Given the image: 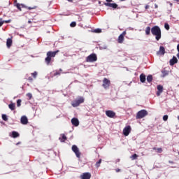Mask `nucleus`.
Segmentation results:
<instances>
[{
	"label": "nucleus",
	"instance_id": "obj_1",
	"mask_svg": "<svg viewBox=\"0 0 179 179\" xmlns=\"http://www.w3.org/2000/svg\"><path fill=\"white\" fill-rule=\"evenodd\" d=\"M152 36H155V39L159 41L162 38V30L158 26H155L151 29Z\"/></svg>",
	"mask_w": 179,
	"mask_h": 179
},
{
	"label": "nucleus",
	"instance_id": "obj_2",
	"mask_svg": "<svg viewBox=\"0 0 179 179\" xmlns=\"http://www.w3.org/2000/svg\"><path fill=\"white\" fill-rule=\"evenodd\" d=\"M58 52L59 50L55 52L49 51L47 52V57L45 59V62H46L47 65H50V62H51V58H54V57H55Z\"/></svg>",
	"mask_w": 179,
	"mask_h": 179
},
{
	"label": "nucleus",
	"instance_id": "obj_3",
	"mask_svg": "<svg viewBox=\"0 0 179 179\" xmlns=\"http://www.w3.org/2000/svg\"><path fill=\"white\" fill-rule=\"evenodd\" d=\"M148 115V111L146 110H141L137 113L136 119L141 120V118H145Z\"/></svg>",
	"mask_w": 179,
	"mask_h": 179
},
{
	"label": "nucleus",
	"instance_id": "obj_4",
	"mask_svg": "<svg viewBox=\"0 0 179 179\" xmlns=\"http://www.w3.org/2000/svg\"><path fill=\"white\" fill-rule=\"evenodd\" d=\"M97 61V55L92 53L86 58L87 62H96Z\"/></svg>",
	"mask_w": 179,
	"mask_h": 179
},
{
	"label": "nucleus",
	"instance_id": "obj_5",
	"mask_svg": "<svg viewBox=\"0 0 179 179\" xmlns=\"http://www.w3.org/2000/svg\"><path fill=\"white\" fill-rule=\"evenodd\" d=\"M85 101V99H83V97H80L78 99L73 101L71 103V106H73V107H79V106H80V104H82V103H83Z\"/></svg>",
	"mask_w": 179,
	"mask_h": 179
},
{
	"label": "nucleus",
	"instance_id": "obj_6",
	"mask_svg": "<svg viewBox=\"0 0 179 179\" xmlns=\"http://www.w3.org/2000/svg\"><path fill=\"white\" fill-rule=\"evenodd\" d=\"M71 150L73 152V153H75L76 157H78V159H80L81 153L78 146H76V145H73L71 148Z\"/></svg>",
	"mask_w": 179,
	"mask_h": 179
},
{
	"label": "nucleus",
	"instance_id": "obj_7",
	"mask_svg": "<svg viewBox=\"0 0 179 179\" xmlns=\"http://www.w3.org/2000/svg\"><path fill=\"white\" fill-rule=\"evenodd\" d=\"M110 85H111L110 80L107 79L106 78H103L102 85L104 89H108L110 87Z\"/></svg>",
	"mask_w": 179,
	"mask_h": 179
},
{
	"label": "nucleus",
	"instance_id": "obj_8",
	"mask_svg": "<svg viewBox=\"0 0 179 179\" xmlns=\"http://www.w3.org/2000/svg\"><path fill=\"white\" fill-rule=\"evenodd\" d=\"M131 126H129V125L126 126V127L123 129V135H124V136H128V135H129V134H131Z\"/></svg>",
	"mask_w": 179,
	"mask_h": 179
},
{
	"label": "nucleus",
	"instance_id": "obj_9",
	"mask_svg": "<svg viewBox=\"0 0 179 179\" xmlns=\"http://www.w3.org/2000/svg\"><path fill=\"white\" fill-rule=\"evenodd\" d=\"M127 34V31H124L118 37L117 41L120 44H122L124 43V37H125Z\"/></svg>",
	"mask_w": 179,
	"mask_h": 179
},
{
	"label": "nucleus",
	"instance_id": "obj_10",
	"mask_svg": "<svg viewBox=\"0 0 179 179\" xmlns=\"http://www.w3.org/2000/svg\"><path fill=\"white\" fill-rule=\"evenodd\" d=\"M91 177L92 174H90L89 172L84 173L80 176L81 179H90Z\"/></svg>",
	"mask_w": 179,
	"mask_h": 179
},
{
	"label": "nucleus",
	"instance_id": "obj_11",
	"mask_svg": "<svg viewBox=\"0 0 179 179\" xmlns=\"http://www.w3.org/2000/svg\"><path fill=\"white\" fill-rule=\"evenodd\" d=\"M106 114L109 118H114L115 117V113L113 110H106Z\"/></svg>",
	"mask_w": 179,
	"mask_h": 179
},
{
	"label": "nucleus",
	"instance_id": "obj_12",
	"mask_svg": "<svg viewBox=\"0 0 179 179\" xmlns=\"http://www.w3.org/2000/svg\"><path fill=\"white\" fill-rule=\"evenodd\" d=\"M166 54V49L163 46L159 47V50L157 52V55H164Z\"/></svg>",
	"mask_w": 179,
	"mask_h": 179
},
{
	"label": "nucleus",
	"instance_id": "obj_13",
	"mask_svg": "<svg viewBox=\"0 0 179 179\" xmlns=\"http://www.w3.org/2000/svg\"><path fill=\"white\" fill-rule=\"evenodd\" d=\"M20 121H21V124H22V125H27V124L29 123V120L27 119V117H26V116L21 117Z\"/></svg>",
	"mask_w": 179,
	"mask_h": 179
},
{
	"label": "nucleus",
	"instance_id": "obj_14",
	"mask_svg": "<svg viewBox=\"0 0 179 179\" xmlns=\"http://www.w3.org/2000/svg\"><path fill=\"white\" fill-rule=\"evenodd\" d=\"M178 62V59H177V57H176V56H173V58L169 61V64L171 66H173V65L177 64Z\"/></svg>",
	"mask_w": 179,
	"mask_h": 179
},
{
	"label": "nucleus",
	"instance_id": "obj_15",
	"mask_svg": "<svg viewBox=\"0 0 179 179\" xmlns=\"http://www.w3.org/2000/svg\"><path fill=\"white\" fill-rule=\"evenodd\" d=\"M71 124L74 125V127H79V120H78V118L73 117L71 119Z\"/></svg>",
	"mask_w": 179,
	"mask_h": 179
},
{
	"label": "nucleus",
	"instance_id": "obj_16",
	"mask_svg": "<svg viewBox=\"0 0 179 179\" xmlns=\"http://www.w3.org/2000/svg\"><path fill=\"white\" fill-rule=\"evenodd\" d=\"M157 96H160L162 93H163V86L162 85H157Z\"/></svg>",
	"mask_w": 179,
	"mask_h": 179
},
{
	"label": "nucleus",
	"instance_id": "obj_17",
	"mask_svg": "<svg viewBox=\"0 0 179 179\" xmlns=\"http://www.w3.org/2000/svg\"><path fill=\"white\" fill-rule=\"evenodd\" d=\"M140 81L141 83H145V82H146V76H145V74L142 73L140 75Z\"/></svg>",
	"mask_w": 179,
	"mask_h": 179
},
{
	"label": "nucleus",
	"instance_id": "obj_18",
	"mask_svg": "<svg viewBox=\"0 0 179 179\" xmlns=\"http://www.w3.org/2000/svg\"><path fill=\"white\" fill-rule=\"evenodd\" d=\"M6 45H7L8 48H10V47L12 45V39H10V38L7 39Z\"/></svg>",
	"mask_w": 179,
	"mask_h": 179
},
{
	"label": "nucleus",
	"instance_id": "obj_19",
	"mask_svg": "<svg viewBox=\"0 0 179 179\" xmlns=\"http://www.w3.org/2000/svg\"><path fill=\"white\" fill-rule=\"evenodd\" d=\"M10 136H12V138H18L19 133H17V131H13Z\"/></svg>",
	"mask_w": 179,
	"mask_h": 179
},
{
	"label": "nucleus",
	"instance_id": "obj_20",
	"mask_svg": "<svg viewBox=\"0 0 179 179\" xmlns=\"http://www.w3.org/2000/svg\"><path fill=\"white\" fill-rule=\"evenodd\" d=\"M150 30H152L150 29V27H147L145 28V34H146V36H149V34H150Z\"/></svg>",
	"mask_w": 179,
	"mask_h": 179
},
{
	"label": "nucleus",
	"instance_id": "obj_21",
	"mask_svg": "<svg viewBox=\"0 0 179 179\" xmlns=\"http://www.w3.org/2000/svg\"><path fill=\"white\" fill-rule=\"evenodd\" d=\"M153 80V76H152V75H149L147 77V82H148V83H150V82H152Z\"/></svg>",
	"mask_w": 179,
	"mask_h": 179
},
{
	"label": "nucleus",
	"instance_id": "obj_22",
	"mask_svg": "<svg viewBox=\"0 0 179 179\" xmlns=\"http://www.w3.org/2000/svg\"><path fill=\"white\" fill-rule=\"evenodd\" d=\"M59 139L61 142H64L66 140V136H65L64 134H62V137H59Z\"/></svg>",
	"mask_w": 179,
	"mask_h": 179
},
{
	"label": "nucleus",
	"instance_id": "obj_23",
	"mask_svg": "<svg viewBox=\"0 0 179 179\" xmlns=\"http://www.w3.org/2000/svg\"><path fill=\"white\" fill-rule=\"evenodd\" d=\"M15 103H10V104L8 105V108L12 111H13V110H15Z\"/></svg>",
	"mask_w": 179,
	"mask_h": 179
},
{
	"label": "nucleus",
	"instance_id": "obj_24",
	"mask_svg": "<svg viewBox=\"0 0 179 179\" xmlns=\"http://www.w3.org/2000/svg\"><path fill=\"white\" fill-rule=\"evenodd\" d=\"M130 158L131 159V160H136L138 159V155L134 154V155H131L130 157Z\"/></svg>",
	"mask_w": 179,
	"mask_h": 179
},
{
	"label": "nucleus",
	"instance_id": "obj_25",
	"mask_svg": "<svg viewBox=\"0 0 179 179\" xmlns=\"http://www.w3.org/2000/svg\"><path fill=\"white\" fill-rule=\"evenodd\" d=\"M153 150H157L158 153H162V152H163V149H162L160 148H154Z\"/></svg>",
	"mask_w": 179,
	"mask_h": 179
},
{
	"label": "nucleus",
	"instance_id": "obj_26",
	"mask_svg": "<svg viewBox=\"0 0 179 179\" xmlns=\"http://www.w3.org/2000/svg\"><path fill=\"white\" fill-rule=\"evenodd\" d=\"M100 164H101V159H100L95 164L96 167H100Z\"/></svg>",
	"mask_w": 179,
	"mask_h": 179
},
{
	"label": "nucleus",
	"instance_id": "obj_27",
	"mask_svg": "<svg viewBox=\"0 0 179 179\" xmlns=\"http://www.w3.org/2000/svg\"><path fill=\"white\" fill-rule=\"evenodd\" d=\"M21 104H22V99H18L17 101V107H20Z\"/></svg>",
	"mask_w": 179,
	"mask_h": 179
},
{
	"label": "nucleus",
	"instance_id": "obj_28",
	"mask_svg": "<svg viewBox=\"0 0 179 179\" xmlns=\"http://www.w3.org/2000/svg\"><path fill=\"white\" fill-rule=\"evenodd\" d=\"M105 6H109V8H112L113 3H104Z\"/></svg>",
	"mask_w": 179,
	"mask_h": 179
},
{
	"label": "nucleus",
	"instance_id": "obj_29",
	"mask_svg": "<svg viewBox=\"0 0 179 179\" xmlns=\"http://www.w3.org/2000/svg\"><path fill=\"white\" fill-rule=\"evenodd\" d=\"M164 27H165L166 30H170V25H169L168 23H165Z\"/></svg>",
	"mask_w": 179,
	"mask_h": 179
},
{
	"label": "nucleus",
	"instance_id": "obj_30",
	"mask_svg": "<svg viewBox=\"0 0 179 179\" xmlns=\"http://www.w3.org/2000/svg\"><path fill=\"white\" fill-rule=\"evenodd\" d=\"M94 33H101V29H96L93 31Z\"/></svg>",
	"mask_w": 179,
	"mask_h": 179
},
{
	"label": "nucleus",
	"instance_id": "obj_31",
	"mask_svg": "<svg viewBox=\"0 0 179 179\" xmlns=\"http://www.w3.org/2000/svg\"><path fill=\"white\" fill-rule=\"evenodd\" d=\"M2 120L3 121H8V116L6 115H2Z\"/></svg>",
	"mask_w": 179,
	"mask_h": 179
},
{
	"label": "nucleus",
	"instance_id": "obj_32",
	"mask_svg": "<svg viewBox=\"0 0 179 179\" xmlns=\"http://www.w3.org/2000/svg\"><path fill=\"white\" fill-rule=\"evenodd\" d=\"M31 76L36 79L37 78V71H34V73H31Z\"/></svg>",
	"mask_w": 179,
	"mask_h": 179
},
{
	"label": "nucleus",
	"instance_id": "obj_33",
	"mask_svg": "<svg viewBox=\"0 0 179 179\" xmlns=\"http://www.w3.org/2000/svg\"><path fill=\"white\" fill-rule=\"evenodd\" d=\"M117 7H118V5H117V3H112V8H113V9H117Z\"/></svg>",
	"mask_w": 179,
	"mask_h": 179
},
{
	"label": "nucleus",
	"instance_id": "obj_34",
	"mask_svg": "<svg viewBox=\"0 0 179 179\" xmlns=\"http://www.w3.org/2000/svg\"><path fill=\"white\" fill-rule=\"evenodd\" d=\"M20 6H22L21 4H20V3L16 4V7L17 8V9H19V10L22 11V8Z\"/></svg>",
	"mask_w": 179,
	"mask_h": 179
},
{
	"label": "nucleus",
	"instance_id": "obj_35",
	"mask_svg": "<svg viewBox=\"0 0 179 179\" xmlns=\"http://www.w3.org/2000/svg\"><path fill=\"white\" fill-rule=\"evenodd\" d=\"M71 27H75L76 26V22H72L70 24Z\"/></svg>",
	"mask_w": 179,
	"mask_h": 179
},
{
	"label": "nucleus",
	"instance_id": "obj_36",
	"mask_svg": "<svg viewBox=\"0 0 179 179\" xmlns=\"http://www.w3.org/2000/svg\"><path fill=\"white\" fill-rule=\"evenodd\" d=\"M27 97H29V100L31 99V97H33V95L31 94V93H28L27 94Z\"/></svg>",
	"mask_w": 179,
	"mask_h": 179
},
{
	"label": "nucleus",
	"instance_id": "obj_37",
	"mask_svg": "<svg viewBox=\"0 0 179 179\" xmlns=\"http://www.w3.org/2000/svg\"><path fill=\"white\" fill-rule=\"evenodd\" d=\"M163 120L164 121H167V120H169V116L167 115H164Z\"/></svg>",
	"mask_w": 179,
	"mask_h": 179
},
{
	"label": "nucleus",
	"instance_id": "obj_38",
	"mask_svg": "<svg viewBox=\"0 0 179 179\" xmlns=\"http://www.w3.org/2000/svg\"><path fill=\"white\" fill-rule=\"evenodd\" d=\"M3 24V20H2L1 18H0V27Z\"/></svg>",
	"mask_w": 179,
	"mask_h": 179
},
{
	"label": "nucleus",
	"instance_id": "obj_39",
	"mask_svg": "<svg viewBox=\"0 0 179 179\" xmlns=\"http://www.w3.org/2000/svg\"><path fill=\"white\" fill-rule=\"evenodd\" d=\"M3 23H10L11 20H3Z\"/></svg>",
	"mask_w": 179,
	"mask_h": 179
},
{
	"label": "nucleus",
	"instance_id": "obj_40",
	"mask_svg": "<svg viewBox=\"0 0 179 179\" xmlns=\"http://www.w3.org/2000/svg\"><path fill=\"white\" fill-rule=\"evenodd\" d=\"M106 2H107L108 3H110V2H113V0H106Z\"/></svg>",
	"mask_w": 179,
	"mask_h": 179
},
{
	"label": "nucleus",
	"instance_id": "obj_41",
	"mask_svg": "<svg viewBox=\"0 0 179 179\" xmlns=\"http://www.w3.org/2000/svg\"><path fill=\"white\" fill-rule=\"evenodd\" d=\"M28 9H29V10H31V9H34V8H31V7H27Z\"/></svg>",
	"mask_w": 179,
	"mask_h": 179
},
{
	"label": "nucleus",
	"instance_id": "obj_42",
	"mask_svg": "<svg viewBox=\"0 0 179 179\" xmlns=\"http://www.w3.org/2000/svg\"><path fill=\"white\" fill-rule=\"evenodd\" d=\"M157 8H159V6H157V4H155V8L157 9Z\"/></svg>",
	"mask_w": 179,
	"mask_h": 179
},
{
	"label": "nucleus",
	"instance_id": "obj_43",
	"mask_svg": "<svg viewBox=\"0 0 179 179\" xmlns=\"http://www.w3.org/2000/svg\"><path fill=\"white\" fill-rule=\"evenodd\" d=\"M22 8H27V6H24V4H21Z\"/></svg>",
	"mask_w": 179,
	"mask_h": 179
},
{
	"label": "nucleus",
	"instance_id": "obj_44",
	"mask_svg": "<svg viewBox=\"0 0 179 179\" xmlns=\"http://www.w3.org/2000/svg\"><path fill=\"white\" fill-rule=\"evenodd\" d=\"M145 9H149V5L145 6Z\"/></svg>",
	"mask_w": 179,
	"mask_h": 179
},
{
	"label": "nucleus",
	"instance_id": "obj_45",
	"mask_svg": "<svg viewBox=\"0 0 179 179\" xmlns=\"http://www.w3.org/2000/svg\"><path fill=\"white\" fill-rule=\"evenodd\" d=\"M28 79L29 80H33V78L31 77H29Z\"/></svg>",
	"mask_w": 179,
	"mask_h": 179
},
{
	"label": "nucleus",
	"instance_id": "obj_46",
	"mask_svg": "<svg viewBox=\"0 0 179 179\" xmlns=\"http://www.w3.org/2000/svg\"><path fill=\"white\" fill-rule=\"evenodd\" d=\"M120 169H117V170H116V172H117V173H118V172H120Z\"/></svg>",
	"mask_w": 179,
	"mask_h": 179
},
{
	"label": "nucleus",
	"instance_id": "obj_47",
	"mask_svg": "<svg viewBox=\"0 0 179 179\" xmlns=\"http://www.w3.org/2000/svg\"><path fill=\"white\" fill-rule=\"evenodd\" d=\"M170 6H173V3H169Z\"/></svg>",
	"mask_w": 179,
	"mask_h": 179
},
{
	"label": "nucleus",
	"instance_id": "obj_48",
	"mask_svg": "<svg viewBox=\"0 0 179 179\" xmlns=\"http://www.w3.org/2000/svg\"><path fill=\"white\" fill-rule=\"evenodd\" d=\"M69 1V2H72V0H68Z\"/></svg>",
	"mask_w": 179,
	"mask_h": 179
},
{
	"label": "nucleus",
	"instance_id": "obj_49",
	"mask_svg": "<svg viewBox=\"0 0 179 179\" xmlns=\"http://www.w3.org/2000/svg\"><path fill=\"white\" fill-rule=\"evenodd\" d=\"M28 23H31V21H28Z\"/></svg>",
	"mask_w": 179,
	"mask_h": 179
},
{
	"label": "nucleus",
	"instance_id": "obj_50",
	"mask_svg": "<svg viewBox=\"0 0 179 179\" xmlns=\"http://www.w3.org/2000/svg\"><path fill=\"white\" fill-rule=\"evenodd\" d=\"M107 48V46H106L105 48H104V49L106 50Z\"/></svg>",
	"mask_w": 179,
	"mask_h": 179
},
{
	"label": "nucleus",
	"instance_id": "obj_51",
	"mask_svg": "<svg viewBox=\"0 0 179 179\" xmlns=\"http://www.w3.org/2000/svg\"><path fill=\"white\" fill-rule=\"evenodd\" d=\"M56 75H59V73H56Z\"/></svg>",
	"mask_w": 179,
	"mask_h": 179
},
{
	"label": "nucleus",
	"instance_id": "obj_52",
	"mask_svg": "<svg viewBox=\"0 0 179 179\" xmlns=\"http://www.w3.org/2000/svg\"><path fill=\"white\" fill-rule=\"evenodd\" d=\"M120 1H125V0H120Z\"/></svg>",
	"mask_w": 179,
	"mask_h": 179
}]
</instances>
